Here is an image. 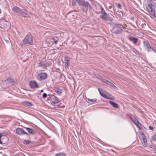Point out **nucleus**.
<instances>
[{"mask_svg": "<svg viewBox=\"0 0 156 156\" xmlns=\"http://www.w3.org/2000/svg\"><path fill=\"white\" fill-rule=\"evenodd\" d=\"M148 5L147 8L149 12L151 15L155 16V12L154 10V2L152 0H148Z\"/></svg>", "mask_w": 156, "mask_h": 156, "instance_id": "f257e3e1", "label": "nucleus"}, {"mask_svg": "<svg viewBox=\"0 0 156 156\" xmlns=\"http://www.w3.org/2000/svg\"><path fill=\"white\" fill-rule=\"evenodd\" d=\"M100 17L101 19L105 20H108L110 21H112L113 20V18L109 17L108 14L105 12L103 9L101 10V12Z\"/></svg>", "mask_w": 156, "mask_h": 156, "instance_id": "f03ea898", "label": "nucleus"}, {"mask_svg": "<svg viewBox=\"0 0 156 156\" xmlns=\"http://www.w3.org/2000/svg\"><path fill=\"white\" fill-rule=\"evenodd\" d=\"M33 37L31 35V33H29L26 37L23 40L24 44H28L30 45H33Z\"/></svg>", "mask_w": 156, "mask_h": 156, "instance_id": "7ed1b4c3", "label": "nucleus"}, {"mask_svg": "<svg viewBox=\"0 0 156 156\" xmlns=\"http://www.w3.org/2000/svg\"><path fill=\"white\" fill-rule=\"evenodd\" d=\"M14 79L12 78H9L2 82L1 84L2 87L4 88H6L10 86L12 83Z\"/></svg>", "mask_w": 156, "mask_h": 156, "instance_id": "20e7f679", "label": "nucleus"}, {"mask_svg": "<svg viewBox=\"0 0 156 156\" xmlns=\"http://www.w3.org/2000/svg\"><path fill=\"white\" fill-rule=\"evenodd\" d=\"M79 5L82 6L83 8V11L86 12L88 9H90L91 8L90 4L84 0H81Z\"/></svg>", "mask_w": 156, "mask_h": 156, "instance_id": "39448f33", "label": "nucleus"}, {"mask_svg": "<svg viewBox=\"0 0 156 156\" xmlns=\"http://www.w3.org/2000/svg\"><path fill=\"white\" fill-rule=\"evenodd\" d=\"M123 27L120 24H116L114 25L113 27V32L115 34H120L122 32V28Z\"/></svg>", "mask_w": 156, "mask_h": 156, "instance_id": "423d86ee", "label": "nucleus"}, {"mask_svg": "<svg viewBox=\"0 0 156 156\" xmlns=\"http://www.w3.org/2000/svg\"><path fill=\"white\" fill-rule=\"evenodd\" d=\"M143 44L144 46L146 48L148 51H149L152 50L155 53H156V51L151 46L150 44L147 40H145L144 41H143Z\"/></svg>", "mask_w": 156, "mask_h": 156, "instance_id": "0eeeda50", "label": "nucleus"}, {"mask_svg": "<svg viewBox=\"0 0 156 156\" xmlns=\"http://www.w3.org/2000/svg\"><path fill=\"white\" fill-rule=\"evenodd\" d=\"M51 102L52 105L54 106H58L61 105V103L58 99V98L55 96L51 98Z\"/></svg>", "mask_w": 156, "mask_h": 156, "instance_id": "6e6552de", "label": "nucleus"}, {"mask_svg": "<svg viewBox=\"0 0 156 156\" xmlns=\"http://www.w3.org/2000/svg\"><path fill=\"white\" fill-rule=\"evenodd\" d=\"M48 76L46 73H41L38 74L36 76L37 79L39 81L44 80Z\"/></svg>", "mask_w": 156, "mask_h": 156, "instance_id": "1a4fd4ad", "label": "nucleus"}, {"mask_svg": "<svg viewBox=\"0 0 156 156\" xmlns=\"http://www.w3.org/2000/svg\"><path fill=\"white\" fill-rule=\"evenodd\" d=\"M19 14L23 17H28L31 15V13L25 9H21Z\"/></svg>", "mask_w": 156, "mask_h": 156, "instance_id": "9d476101", "label": "nucleus"}, {"mask_svg": "<svg viewBox=\"0 0 156 156\" xmlns=\"http://www.w3.org/2000/svg\"><path fill=\"white\" fill-rule=\"evenodd\" d=\"M100 80L103 82V83H105L107 85H109L110 87H113L114 88H117V87H116L114 84H113L112 83L110 82V81H108L105 78H103L101 77H100Z\"/></svg>", "mask_w": 156, "mask_h": 156, "instance_id": "9b49d317", "label": "nucleus"}, {"mask_svg": "<svg viewBox=\"0 0 156 156\" xmlns=\"http://www.w3.org/2000/svg\"><path fill=\"white\" fill-rule=\"evenodd\" d=\"M98 90L101 96L108 99H112L110 97L108 96L107 94H108V93L105 91H103L102 89L98 88Z\"/></svg>", "mask_w": 156, "mask_h": 156, "instance_id": "f8f14e48", "label": "nucleus"}, {"mask_svg": "<svg viewBox=\"0 0 156 156\" xmlns=\"http://www.w3.org/2000/svg\"><path fill=\"white\" fill-rule=\"evenodd\" d=\"M16 132L17 134L20 135L27 134V133L24 131L23 129L21 128H17L16 130Z\"/></svg>", "mask_w": 156, "mask_h": 156, "instance_id": "ddd939ff", "label": "nucleus"}, {"mask_svg": "<svg viewBox=\"0 0 156 156\" xmlns=\"http://www.w3.org/2000/svg\"><path fill=\"white\" fill-rule=\"evenodd\" d=\"M29 84L30 88L32 89H35L38 87V84L34 81H30Z\"/></svg>", "mask_w": 156, "mask_h": 156, "instance_id": "4468645a", "label": "nucleus"}, {"mask_svg": "<svg viewBox=\"0 0 156 156\" xmlns=\"http://www.w3.org/2000/svg\"><path fill=\"white\" fill-rule=\"evenodd\" d=\"M129 39L134 44H136L137 43L138 40V38L133 37H129Z\"/></svg>", "mask_w": 156, "mask_h": 156, "instance_id": "2eb2a0df", "label": "nucleus"}, {"mask_svg": "<svg viewBox=\"0 0 156 156\" xmlns=\"http://www.w3.org/2000/svg\"><path fill=\"white\" fill-rule=\"evenodd\" d=\"M142 140H141L142 142L143 146L146 147L147 146V139L146 138L145 136L144 135L142 136Z\"/></svg>", "mask_w": 156, "mask_h": 156, "instance_id": "dca6fc26", "label": "nucleus"}, {"mask_svg": "<svg viewBox=\"0 0 156 156\" xmlns=\"http://www.w3.org/2000/svg\"><path fill=\"white\" fill-rule=\"evenodd\" d=\"M38 67H41V68L42 69H46L47 67V65L44 62H40L39 63H38Z\"/></svg>", "mask_w": 156, "mask_h": 156, "instance_id": "f3484780", "label": "nucleus"}, {"mask_svg": "<svg viewBox=\"0 0 156 156\" xmlns=\"http://www.w3.org/2000/svg\"><path fill=\"white\" fill-rule=\"evenodd\" d=\"M25 128L28 131L29 133H30L32 135H34L36 133L35 131L31 128L26 127H25Z\"/></svg>", "mask_w": 156, "mask_h": 156, "instance_id": "a211bd4d", "label": "nucleus"}, {"mask_svg": "<svg viewBox=\"0 0 156 156\" xmlns=\"http://www.w3.org/2000/svg\"><path fill=\"white\" fill-rule=\"evenodd\" d=\"M13 11L16 13L20 14L21 9L17 6H14L12 9Z\"/></svg>", "mask_w": 156, "mask_h": 156, "instance_id": "6ab92c4d", "label": "nucleus"}, {"mask_svg": "<svg viewBox=\"0 0 156 156\" xmlns=\"http://www.w3.org/2000/svg\"><path fill=\"white\" fill-rule=\"evenodd\" d=\"M109 103L111 104L115 108H118L119 107L118 105L115 102H113L112 101H109Z\"/></svg>", "mask_w": 156, "mask_h": 156, "instance_id": "aec40b11", "label": "nucleus"}, {"mask_svg": "<svg viewBox=\"0 0 156 156\" xmlns=\"http://www.w3.org/2000/svg\"><path fill=\"white\" fill-rule=\"evenodd\" d=\"M67 58L65 57V68H68V65L70 62V60L69 59H67Z\"/></svg>", "mask_w": 156, "mask_h": 156, "instance_id": "412c9836", "label": "nucleus"}, {"mask_svg": "<svg viewBox=\"0 0 156 156\" xmlns=\"http://www.w3.org/2000/svg\"><path fill=\"white\" fill-rule=\"evenodd\" d=\"M82 0H72V4L73 6H75L77 3L79 5Z\"/></svg>", "mask_w": 156, "mask_h": 156, "instance_id": "4be33fe9", "label": "nucleus"}, {"mask_svg": "<svg viewBox=\"0 0 156 156\" xmlns=\"http://www.w3.org/2000/svg\"><path fill=\"white\" fill-rule=\"evenodd\" d=\"M3 137L6 139V140H7V137L6 136L3 135L2 133H0V144H2L3 143V141H2L1 139H2Z\"/></svg>", "mask_w": 156, "mask_h": 156, "instance_id": "5701e85b", "label": "nucleus"}, {"mask_svg": "<svg viewBox=\"0 0 156 156\" xmlns=\"http://www.w3.org/2000/svg\"><path fill=\"white\" fill-rule=\"evenodd\" d=\"M23 104L24 105L29 107H31L32 105V104L31 102L27 101H24L23 102Z\"/></svg>", "mask_w": 156, "mask_h": 156, "instance_id": "b1692460", "label": "nucleus"}, {"mask_svg": "<svg viewBox=\"0 0 156 156\" xmlns=\"http://www.w3.org/2000/svg\"><path fill=\"white\" fill-rule=\"evenodd\" d=\"M133 122L139 129H140L141 128V125L139 122V121H136H136H133Z\"/></svg>", "mask_w": 156, "mask_h": 156, "instance_id": "393cba45", "label": "nucleus"}, {"mask_svg": "<svg viewBox=\"0 0 156 156\" xmlns=\"http://www.w3.org/2000/svg\"><path fill=\"white\" fill-rule=\"evenodd\" d=\"M55 91L59 95H61L62 92V90L60 89H58L57 90H55Z\"/></svg>", "mask_w": 156, "mask_h": 156, "instance_id": "a878e982", "label": "nucleus"}, {"mask_svg": "<svg viewBox=\"0 0 156 156\" xmlns=\"http://www.w3.org/2000/svg\"><path fill=\"white\" fill-rule=\"evenodd\" d=\"M55 156H66V154L64 152H60L56 154Z\"/></svg>", "mask_w": 156, "mask_h": 156, "instance_id": "bb28decb", "label": "nucleus"}, {"mask_svg": "<svg viewBox=\"0 0 156 156\" xmlns=\"http://www.w3.org/2000/svg\"><path fill=\"white\" fill-rule=\"evenodd\" d=\"M23 144L28 145L31 143V142L28 140H24L23 141Z\"/></svg>", "mask_w": 156, "mask_h": 156, "instance_id": "cd10ccee", "label": "nucleus"}, {"mask_svg": "<svg viewBox=\"0 0 156 156\" xmlns=\"http://www.w3.org/2000/svg\"><path fill=\"white\" fill-rule=\"evenodd\" d=\"M151 140L153 141H154L156 140V134L152 136Z\"/></svg>", "mask_w": 156, "mask_h": 156, "instance_id": "c85d7f7f", "label": "nucleus"}, {"mask_svg": "<svg viewBox=\"0 0 156 156\" xmlns=\"http://www.w3.org/2000/svg\"><path fill=\"white\" fill-rule=\"evenodd\" d=\"M115 6L118 9H121V5L119 3H116L115 4Z\"/></svg>", "mask_w": 156, "mask_h": 156, "instance_id": "c756f323", "label": "nucleus"}, {"mask_svg": "<svg viewBox=\"0 0 156 156\" xmlns=\"http://www.w3.org/2000/svg\"><path fill=\"white\" fill-rule=\"evenodd\" d=\"M88 101H91V102H95L97 101V99L96 98H95V99H91L88 98Z\"/></svg>", "mask_w": 156, "mask_h": 156, "instance_id": "7c9ffc66", "label": "nucleus"}, {"mask_svg": "<svg viewBox=\"0 0 156 156\" xmlns=\"http://www.w3.org/2000/svg\"><path fill=\"white\" fill-rule=\"evenodd\" d=\"M58 39H57V40H55L54 37H53L52 38V40H53V42H54L56 44H57L58 42Z\"/></svg>", "mask_w": 156, "mask_h": 156, "instance_id": "2f4dec72", "label": "nucleus"}, {"mask_svg": "<svg viewBox=\"0 0 156 156\" xmlns=\"http://www.w3.org/2000/svg\"><path fill=\"white\" fill-rule=\"evenodd\" d=\"M47 94L45 93H44L42 95V97L43 98H45L47 97Z\"/></svg>", "mask_w": 156, "mask_h": 156, "instance_id": "473e14b6", "label": "nucleus"}, {"mask_svg": "<svg viewBox=\"0 0 156 156\" xmlns=\"http://www.w3.org/2000/svg\"><path fill=\"white\" fill-rule=\"evenodd\" d=\"M5 40L6 42L8 44L10 42V40L9 38H8L7 39H5Z\"/></svg>", "mask_w": 156, "mask_h": 156, "instance_id": "72a5a7b5", "label": "nucleus"}, {"mask_svg": "<svg viewBox=\"0 0 156 156\" xmlns=\"http://www.w3.org/2000/svg\"><path fill=\"white\" fill-rule=\"evenodd\" d=\"M149 129L150 130H152L154 128H153V127L152 126H149Z\"/></svg>", "mask_w": 156, "mask_h": 156, "instance_id": "f704fd0d", "label": "nucleus"}, {"mask_svg": "<svg viewBox=\"0 0 156 156\" xmlns=\"http://www.w3.org/2000/svg\"><path fill=\"white\" fill-rule=\"evenodd\" d=\"M45 43L47 44V45H48L49 44V42L48 41H45Z\"/></svg>", "mask_w": 156, "mask_h": 156, "instance_id": "c9c22d12", "label": "nucleus"}, {"mask_svg": "<svg viewBox=\"0 0 156 156\" xmlns=\"http://www.w3.org/2000/svg\"><path fill=\"white\" fill-rule=\"evenodd\" d=\"M134 50L136 51V52H135V53L136 54H138L139 53V52L135 49H134Z\"/></svg>", "mask_w": 156, "mask_h": 156, "instance_id": "e433bc0d", "label": "nucleus"}, {"mask_svg": "<svg viewBox=\"0 0 156 156\" xmlns=\"http://www.w3.org/2000/svg\"><path fill=\"white\" fill-rule=\"evenodd\" d=\"M48 96H54V95H51V94H48Z\"/></svg>", "mask_w": 156, "mask_h": 156, "instance_id": "4c0bfd02", "label": "nucleus"}, {"mask_svg": "<svg viewBox=\"0 0 156 156\" xmlns=\"http://www.w3.org/2000/svg\"><path fill=\"white\" fill-rule=\"evenodd\" d=\"M43 91H44V90H41V92H43Z\"/></svg>", "mask_w": 156, "mask_h": 156, "instance_id": "58836bf2", "label": "nucleus"}, {"mask_svg": "<svg viewBox=\"0 0 156 156\" xmlns=\"http://www.w3.org/2000/svg\"><path fill=\"white\" fill-rule=\"evenodd\" d=\"M154 122L155 123H156V119L154 120Z\"/></svg>", "mask_w": 156, "mask_h": 156, "instance_id": "ea45409f", "label": "nucleus"}, {"mask_svg": "<svg viewBox=\"0 0 156 156\" xmlns=\"http://www.w3.org/2000/svg\"><path fill=\"white\" fill-rule=\"evenodd\" d=\"M1 9H0V14L1 13Z\"/></svg>", "mask_w": 156, "mask_h": 156, "instance_id": "a19ab883", "label": "nucleus"}]
</instances>
